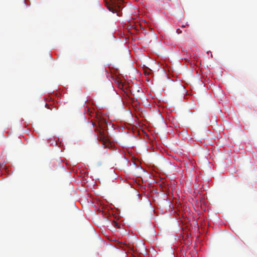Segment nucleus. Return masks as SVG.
<instances>
[{"label":"nucleus","mask_w":257,"mask_h":257,"mask_svg":"<svg viewBox=\"0 0 257 257\" xmlns=\"http://www.w3.org/2000/svg\"><path fill=\"white\" fill-rule=\"evenodd\" d=\"M110 76L112 78V72L110 71Z\"/></svg>","instance_id":"9"},{"label":"nucleus","mask_w":257,"mask_h":257,"mask_svg":"<svg viewBox=\"0 0 257 257\" xmlns=\"http://www.w3.org/2000/svg\"><path fill=\"white\" fill-rule=\"evenodd\" d=\"M123 8L122 0H113V14L116 13L118 17H121L122 14L121 10Z\"/></svg>","instance_id":"3"},{"label":"nucleus","mask_w":257,"mask_h":257,"mask_svg":"<svg viewBox=\"0 0 257 257\" xmlns=\"http://www.w3.org/2000/svg\"><path fill=\"white\" fill-rule=\"evenodd\" d=\"M108 239H109L110 240H112V239L111 238H110L109 237H108Z\"/></svg>","instance_id":"12"},{"label":"nucleus","mask_w":257,"mask_h":257,"mask_svg":"<svg viewBox=\"0 0 257 257\" xmlns=\"http://www.w3.org/2000/svg\"><path fill=\"white\" fill-rule=\"evenodd\" d=\"M176 32L178 34L182 33L181 30H180L179 29H177Z\"/></svg>","instance_id":"8"},{"label":"nucleus","mask_w":257,"mask_h":257,"mask_svg":"<svg viewBox=\"0 0 257 257\" xmlns=\"http://www.w3.org/2000/svg\"><path fill=\"white\" fill-rule=\"evenodd\" d=\"M113 227L115 226V227H117V228H120V226L114 220H113Z\"/></svg>","instance_id":"7"},{"label":"nucleus","mask_w":257,"mask_h":257,"mask_svg":"<svg viewBox=\"0 0 257 257\" xmlns=\"http://www.w3.org/2000/svg\"><path fill=\"white\" fill-rule=\"evenodd\" d=\"M95 131H99V133H100V131L98 130V128H95Z\"/></svg>","instance_id":"11"},{"label":"nucleus","mask_w":257,"mask_h":257,"mask_svg":"<svg viewBox=\"0 0 257 257\" xmlns=\"http://www.w3.org/2000/svg\"><path fill=\"white\" fill-rule=\"evenodd\" d=\"M186 26H188V25H182V26H181V27H182V28H183V27H186Z\"/></svg>","instance_id":"10"},{"label":"nucleus","mask_w":257,"mask_h":257,"mask_svg":"<svg viewBox=\"0 0 257 257\" xmlns=\"http://www.w3.org/2000/svg\"><path fill=\"white\" fill-rule=\"evenodd\" d=\"M105 3V5L107 9L112 12V0H103Z\"/></svg>","instance_id":"6"},{"label":"nucleus","mask_w":257,"mask_h":257,"mask_svg":"<svg viewBox=\"0 0 257 257\" xmlns=\"http://www.w3.org/2000/svg\"><path fill=\"white\" fill-rule=\"evenodd\" d=\"M115 247V249L113 250V253L115 254V257L120 254L121 257H126L125 249H123L124 245L120 242L118 241L113 237V247Z\"/></svg>","instance_id":"2"},{"label":"nucleus","mask_w":257,"mask_h":257,"mask_svg":"<svg viewBox=\"0 0 257 257\" xmlns=\"http://www.w3.org/2000/svg\"><path fill=\"white\" fill-rule=\"evenodd\" d=\"M116 63L118 64V59L116 58ZM118 65L117 66H113V81L117 84L118 88L122 89L124 87V83L122 82V77L123 76L120 74Z\"/></svg>","instance_id":"1"},{"label":"nucleus","mask_w":257,"mask_h":257,"mask_svg":"<svg viewBox=\"0 0 257 257\" xmlns=\"http://www.w3.org/2000/svg\"><path fill=\"white\" fill-rule=\"evenodd\" d=\"M102 214L104 218H106L108 220H110L109 217L111 216V212H109L108 208H103L102 210Z\"/></svg>","instance_id":"5"},{"label":"nucleus","mask_w":257,"mask_h":257,"mask_svg":"<svg viewBox=\"0 0 257 257\" xmlns=\"http://www.w3.org/2000/svg\"><path fill=\"white\" fill-rule=\"evenodd\" d=\"M121 108H122V109H123V107L122 105L121 106Z\"/></svg>","instance_id":"13"},{"label":"nucleus","mask_w":257,"mask_h":257,"mask_svg":"<svg viewBox=\"0 0 257 257\" xmlns=\"http://www.w3.org/2000/svg\"><path fill=\"white\" fill-rule=\"evenodd\" d=\"M100 141H102L103 145L105 148H111L112 147V144L110 141L103 136L100 137Z\"/></svg>","instance_id":"4"}]
</instances>
